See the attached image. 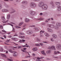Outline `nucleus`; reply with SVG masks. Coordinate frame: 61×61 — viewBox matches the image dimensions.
Returning <instances> with one entry per match:
<instances>
[{
	"mask_svg": "<svg viewBox=\"0 0 61 61\" xmlns=\"http://www.w3.org/2000/svg\"><path fill=\"white\" fill-rule=\"evenodd\" d=\"M39 6L40 7H42L43 10H46L47 9V6L46 5L44 4V3L43 2L40 3L39 4Z\"/></svg>",
	"mask_w": 61,
	"mask_h": 61,
	"instance_id": "f257e3e1",
	"label": "nucleus"
},
{
	"mask_svg": "<svg viewBox=\"0 0 61 61\" xmlns=\"http://www.w3.org/2000/svg\"><path fill=\"white\" fill-rule=\"evenodd\" d=\"M48 49H52V50H56L55 47L54 46H52L51 47L49 46L48 48Z\"/></svg>",
	"mask_w": 61,
	"mask_h": 61,
	"instance_id": "f03ea898",
	"label": "nucleus"
},
{
	"mask_svg": "<svg viewBox=\"0 0 61 61\" xmlns=\"http://www.w3.org/2000/svg\"><path fill=\"white\" fill-rule=\"evenodd\" d=\"M1 18L2 20H4V21H2L3 23H7V22H8V20H7V21H5V18L4 16H2Z\"/></svg>",
	"mask_w": 61,
	"mask_h": 61,
	"instance_id": "7ed1b4c3",
	"label": "nucleus"
},
{
	"mask_svg": "<svg viewBox=\"0 0 61 61\" xmlns=\"http://www.w3.org/2000/svg\"><path fill=\"white\" fill-rule=\"evenodd\" d=\"M30 6L31 7H35L36 6V4L34 3H31L30 4Z\"/></svg>",
	"mask_w": 61,
	"mask_h": 61,
	"instance_id": "20e7f679",
	"label": "nucleus"
},
{
	"mask_svg": "<svg viewBox=\"0 0 61 61\" xmlns=\"http://www.w3.org/2000/svg\"><path fill=\"white\" fill-rule=\"evenodd\" d=\"M56 47L57 49L60 48V47H61V45L59 44L57 45L56 46Z\"/></svg>",
	"mask_w": 61,
	"mask_h": 61,
	"instance_id": "39448f33",
	"label": "nucleus"
},
{
	"mask_svg": "<svg viewBox=\"0 0 61 61\" xmlns=\"http://www.w3.org/2000/svg\"><path fill=\"white\" fill-rule=\"evenodd\" d=\"M44 58V57H41V58L39 57H38L37 58L36 61H41V60H40V59H41V58Z\"/></svg>",
	"mask_w": 61,
	"mask_h": 61,
	"instance_id": "423d86ee",
	"label": "nucleus"
},
{
	"mask_svg": "<svg viewBox=\"0 0 61 61\" xmlns=\"http://www.w3.org/2000/svg\"><path fill=\"white\" fill-rule=\"evenodd\" d=\"M30 14L31 15H34V14H35V12L33 11H30Z\"/></svg>",
	"mask_w": 61,
	"mask_h": 61,
	"instance_id": "0eeeda50",
	"label": "nucleus"
},
{
	"mask_svg": "<svg viewBox=\"0 0 61 61\" xmlns=\"http://www.w3.org/2000/svg\"><path fill=\"white\" fill-rule=\"evenodd\" d=\"M14 54L13 55V56H16V55H17V53L15 51H14Z\"/></svg>",
	"mask_w": 61,
	"mask_h": 61,
	"instance_id": "6e6552de",
	"label": "nucleus"
},
{
	"mask_svg": "<svg viewBox=\"0 0 61 61\" xmlns=\"http://www.w3.org/2000/svg\"><path fill=\"white\" fill-rule=\"evenodd\" d=\"M14 54L13 55V56H16V55H17V53L15 51H14Z\"/></svg>",
	"mask_w": 61,
	"mask_h": 61,
	"instance_id": "1a4fd4ad",
	"label": "nucleus"
},
{
	"mask_svg": "<svg viewBox=\"0 0 61 61\" xmlns=\"http://www.w3.org/2000/svg\"><path fill=\"white\" fill-rule=\"evenodd\" d=\"M54 54H56V55H57L58 54H60V52L59 51H54Z\"/></svg>",
	"mask_w": 61,
	"mask_h": 61,
	"instance_id": "9d476101",
	"label": "nucleus"
},
{
	"mask_svg": "<svg viewBox=\"0 0 61 61\" xmlns=\"http://www.w3.org/2000/svg\"><path fill=\"white\" fill-rule=\"evenodd\" d=\"M30 21V20H29V19L26 18L25 19V22H29Z\"/></svg>",
	"mask_w": 61,
	"mask_h": 61,
	"instance_id": "9b49d317",
	"label": "nucleus"
},
{
	"mask_svg": "<svg viewBox=\"0 0 61 61\" xmlns=\"http://www.w3.org/2000/svg\"><path fill=\"white\" fill-rule=\"evenodd\" d=\"M25 42V40H20L18 42H19V43H22V42Z\"/></svg>",
	"mask_w": 61,
	"mask_h": 61,
	"instance_id": "f8f14e48",
	"label": "nucleus"
},
{
	"mask_svg": "<svg viewBox=\"0 0 61 61\" xmlns=\"http://www.w3.org/2000/svg\"><path fill=\"white\" fill-rule=\"evenodd\" d=\"M41 53L43 55H44V56H46V54L45 53V51H42L41 52Z\"/></svg>",
	"mask_w": 61,
	"mask_h": 61,
	"instance_id": "ddd939ff",
	"label": "nucleus"
},
{
	"mask_svg": "<svg viewBox=\"0 0 61 61\" xmlns=\"http://www.w3.org/2000/svg\"><path fill=\"white\" fill-rule=\"evenodd\" d=\"M26 33L27 34H31V31H30L29 30L27 31H26Z\"/></svg>",
	"mask_w": 61,
	"mask_h": 61,
	"instance_id": "4468645a",
	"label": "nucleus"
},
{
	"mask_svg": "<svg viewBox=\"0 0 61 61\" xmlns=\"http://www.w3.org/2000/svg\"><path fill=\"white\" fill-rule=\"evenodd\" d=\"M52 36L54 38H56V37H57V36H56V35H52Z\"/></svg>",
	"mask_w": 61,
	"mask_h": 61,
	"instance_id": "2eb2a0df",
	"label": "nucleus"
},
{
	"mask_svg": "<svg viewBox=\"0 0 61 61\" xmlns=\"http://www.w3.org/2000/svg\"><path fill=\"white\" fill-rule=\"evenodd\" d=\"M2 11L3 12H8V10L3 9L2 10Z\"/></svg>",
	"mask_w": 61,
	"mask_h": 61,
	"instance_id": "dca6fc26",
	"label": "nucleus"
},
{
	"mask_svg": "<svg viewBox=\"0 0 61 61\" xmlns=\"http://www.w3.org/2000/svg\"><path fill=\"white\" fill-rule=\"evenodd\" d=\"M48 32H53V30L50 29L48 28Z\"/></svg>",
	"mask_w": 61,
	"mask_h": 61,
	"instance_id": "f3484780",
	"label": "nucleus"
},
{
	"mask_svg": "<svg viewBox=\"0 0 61 61\" xmlns=\"http://www.w3.org/2000/svg\"><path fill=\"white\" fill-rule=\"evenodd\" d=\"M33 51H36V50H37V48L36 47L34 48H33L32 49Z\"/></svg>",
	"mask_w": 61,
	"mask_h": 61,
	"instance_id": "a211bd4d",
	"label": "nucleus"
},
{
	"mask_svg": "<svg viewBox=\"0 0 61 61\" xmlns=\"http://www.w3.org/2000/svg\"><path fill=\"white\" fill-rule=\"evenodd\" d=\"M48 25L49 26V27H51V28H53L54 27V26L53 25H51L50 24H48Z\"/></svg>",
	"mask_w": 61,
	"mask_h": 61,
	"instance_id": "6ab92c4d",
	"label": "nucleus"
},
{
	"mask_svg": "<svg viewBox=\"0 0 61 61\" xmlns=\"http://www.w3.org/2000/svg\"><path fill=\"white\" fill-rule=\"evenodd\" d=\"M58 8V11H60L61 10V7L60 6H58L57 7Z\"/></svg>",
	"mask_w": 61,
	"mask_h": 61,
	"instance_id": "aec40b11",
	"label": "nucleus"
},
{
	"mask_svg": "<svg viewBox=\"0 0 61 61\" xmlns=\"http://www.w3.org/2000/svg\"><path fill=\"white\" fill-rule=\"evenodd\" d=\"M51 52V50L48 51H47L46 53L48 54H50Z\"/></svg>",
	"mask_w": 61,
	"mask_h": 61,
	"instance_id": "412c9836",
	"label": "nucleus"
},
{
	"mask_svg": "<svg viewBox=\"0 0 61 61\" xmlns=\"http://www.w3.org/2000/svg\"><path fill=\"white\" fill-rule=\"evenodd\" d=\"M1 56H4V57H5L6 58L7 57L5 55L3 54H1Z\"/></svg>",
	"mask_w": 61,
	"mask_h": 61,
	"instance_id": "4be33fe9",
	"label": "nucleus"
},
{
	"mask_svg": "<svg viewBox=\"0 0 61 61\" xmlns=\"http://www.w3.org/2000/svg\"><path fill=\"white\" fill-rule=\"evenodd\" d=\"M45 35L46 36H49V35L47 33H45Z\"/></svg>",
	"mask_w": 61,
	"mask_h": 61,
	"instance_id": "5701e85b",
	"label": "nucleus"
},
{
	"mask_svg": "<svg viewBox=\"0 0 61 61\" xmlns=\"http://www.w3.org/2000/svg\"><path fill=\"white\" fill-rule=\"evenodd\" d=\"M23 47H29V46L27 45V44H26V45L25 46H22Z\"/></svg>",
	"mask_w": 61,
	"mask_h": 61,
	"instance_id": "b1692460",
	"label": "nucleus"
},
{
	"mask_svg": "<svg viewBox=\"0 0 61 61\" xmlns=\"http://www.w3.org/2000/svg\"><path fill=\"white\" fill-rule=\"evenodd\" d=\"M9 52H10V53H14V51H13L12 50H9Z\"/></svg>",
	"mask_w": 61,
	"mask_h": 61,
	"instance_id": "393cba45",
	"label": "nucleus"
},
{
	"mask_svg": "<svg viewBox=\"0 0 61 61\" xmlns=\"http://www.w3.org/2000/svg\"><path fill=\"white\" fill-rule=\"evenodd\" d=\"M26 53H27V54H28L29 56H28V57H29H29L30 58V57H31V56H30V54H29V53L28 52H26Z\"/></svg>",
	"mask_w": 61,
	"mask_h": 61,
	"instance_id": "a878e982",
	"label": "nucleus"
},
{
	"mask_svg": "<svg viewBox=\"0 0 61 61\" xmlns=\"http://www.w3.org/2000/svg\"><path fill=\"white\" fill-rule=\"evenodd\" d=\"M19 38H23V39L25 38V36H19Z\"/></svg>",
	"mask_w": 61,
	"mask_h": 61,
	"instance_id": "bb28decb",
	"label": "nucleus"
},
{
	"mask_svg": "<svg viewBox=\"0 0 61 61\" xmlns=\"http://www.w3.org/2000/svg\"><path fill=\"white\" fill-rule=\"evenodd\" d=\"M10 15H7V19H9V18H10Z\"/></svg>",
	"mask_w": 61,
	"mask_h": 61,
	"instance_id": "cd10ccee",
	"label": "nucleus"
},
{
	"mask_svg": "<svg viewBox=\"0 0 61 61\" xmlns=\"http://www.w3.org/2000/svg\"><path fill=\"white\" fill-rule=\"evenodd\" d=\"M12 39H14V41H17V39L16 38H12Z\"/></svg>",
	"mask_w": 61,
	"mask_h": 61,
	"instance_id": "c85d7f7f",
	"label": "nucleus"
},
{
	"mask_svg": "<svg viewBox=\"0 0 61 61\" xmlns=\"http://www.w3.org/2000/svg\"><path fill=\"white\" fill-rule=\"evenodd\" d=\"M61 25V24L60 23H58L57 24V26H60Z\"/></svg>",
	"mask_w": 61,
	"mask_h": 61,
	"instance_id": "c756f323",
	"label": "nucleus"
},
{
	"mask_svg": "<svg viewBox=\"0 0 61 61\" xmlns=\"http://www.w3.org/2000/svg\"><path fill=\"white\" fill-rule=\"evenodd\" d=\"M22 3L23 4H27V2L25 1H23L22 2Z\"/></svg>",
	"mask_w": 61,
	"mask_h": 61,
	"instance_id": "7c9ffc66",
	"label": "nucleus"
},
{
	"mask_svg": "<svg viewBox=\"0 0 61 61\" xmlns=\"http://www.w3.org/2000/svg\"><path fill=\"white\" fill-rule=\"evenodd\" d=\"M51 4H52V7H54V4H53V2L52 1L51 3Z\"/></svg>",
	"mask_w": 61,
	"mask_h": 61,
	"instance_id": "2f4dec72",
	"label": "nucleus"
},
{
	"mask_svg": "<svg viewBox=\"0 0 61 61\" xmlns=\"http://www.w3.org/2000/svg\"><path fill=\"white\" fill-rule=\"evenodd\" d=\"M55 4L57 5H59L60 4V3L59 2H56Z\"/></svg>",
	"mask_w": 61,
	"mask_h": 61,
	"instance_id": "473e14b6",
	"label": "nucleus"
},
{
	"mask_svg": "<svg viewBox=\"0 0 61 61\" xmlns=\"http://www.w3.org/2000/svg\"><path fill=\"white\" fill-rule=\"evenodd\" d=\"M15 27L16 28H21V27L17 26H15Z\"/></svg>",
	"mask_w": 61,
	"mask_h": 61,
	"instance_id": "72a5a7b5",
	"label": "nucleus"
},
{
	"mask_svg": "<svg viewBox=\"0 0 61 61\" xmlns=\"http://www.w3.org/2000/svg\"><path fill=\"white\" fill-rule=\"evenodd\" d=\"M50 40H51V41H54V40L53 38H51Z\"/></svg>",
	"mask_w": 61,
	"mask_h": 61,
	"instance_id": "f704fd0d",
	"label": "nucleus"
},
{
	"mask_svg": "<svg viewBox=\"0 0 61 61\" xmlns=\"http://www.w3.org/2000/svg\"><path fill=\"white\" fill-rule=\"evenodd\" d=\"M20 35H24V33H22V32H20L19 33Z\"/></svg>",
	"mask_w": 61,
	"mask_h": 61,
	"instance_id": "c9c22d12",
	"label": "nucleus"
},
{
	"mask_svg": "<svg viewBox=\"0 0 61 61\" xmlns=\"http://www.w3.org/2000/svg\"><path fill=\"white\" fill-rule=\"evenodd\" d=\"M44 31H42V30H41V31H40V34H42V33H44Z\"/></svg>",
	"mask_w": 61,
	"mask_h": 61,
	"instance_id": "e433bc0d",
	"label": "nucleus"
},
{
	"mask_svg": "<svg viewBox=\"0 0 61 61\" xmlns=\"http://www.w3.org/2000/svg\"><path fill=\"white\" fill-rule=\"evenodd\" d=\"M2 32H4V33H6V32L4 30H2Z\"/></svg>",
	"mask_w": 61,
	"mask_h": 61,
	"instance_id": "4c0bfd02",
	"label": "nucleus"
},
{
	"mask_svg": "<svg viewBox=\"0 0 61 61\" xmlns=\"http://www.w3.org/2000/svg\"><path fill=\"white\" fill-rule=\"evenodd\" d=\"M8 25H11L12 26H13V25H12V24L11 23H8Z\"/></svg>",
	"mask_w": 61,
	"mask_h": 61,
	"instance_id": "58836bf2",
	"label": "nucleus"
},
{
	"mask_svg": "<svg viewBox=\"0 0 61 61\" xmlns=\"http://www.w3.org/2000/svg\"><path fill=\"white\" fill-rule=\"evenodd\" d=\"M23 22L20 23L19 24V26H20L21 25H22V24H23Z\"/></svg>",
	"mask_w": 61,
	"mask_h": 61,
	"instance_id": "ea45409f",
	"label": "nucleus"
},
{
	"mask_svg": "<svg viewBox=\"0 0 61 61\" xmlns=\"http://www.w3.org/2000/svg\"><path fill=\"white\" fill-rule=\"evenodd\" d=\"M8 59V60H10V61H13V60H11L9 59Z\"/></svg>",
	"mask_w": 61,
	"mask_h": 61,
	"instance_id": "a19ab883",
	"label": "nucleus"
},
{
	"mask_svg": "<svg viewBox=\"0 0 61 61\" xmlns=\"http://www.w3.org/2000/svg\"><path fill=\"white\" fill-rule=\"evenodd\" d=\"M36 46H40V45L39 44H37L35 45Z\"/></svg>",
	"mask_w": 61,
	"mask_h": 61,
	"instance_id": "79ce46f5",
	"label": "nucleus"
},
{
	"mask_svg": "<svg viewBox=\"0 0 61 61\" xmlns=\"http://www.w3.org/2000/svg\"><path fill=\"white\" fill-rule=\"evenodd\" d=\"M0 28L1 29H3V26L0 25Z\"/></svg>",
	"mask_w": 61,
	"mask_h": 61,
	"instance_id": "37998d69",
	"label": "nucleus"
},
{
	"mask_svg": "<svg viewBox=\"0 0 61 61\" xmlns=\"http://www.w3.org/2000/svg\"><path fill=\"white\" fill-rule=\"evenodd\" d=\"M0 50L1 51H3V49L2 48H1L0 49Z\"/></svg>",
	"mask_w": 61,
	"mask_h": 61,
	"instance_id": "c03bdc74",
	"label": "nucleus"
},
{
	"mask_svg": "<svg viewBox=\"0 0 61 61\" xmlns=\"http://www.w3.org/2000/svg\"><path fill=\"white\" fill-rule=\"evenodd\" d=\"M15 29L13 28V30L12 31H13V32H15Z\"/></svg>",
	"mask_w": 61,
	"mask_h": 61,
	"instance_id": "a18cd8bd",
	"label": "nucleus"
},
{
	"mask_svg": "<svg viewBox=\"0 0 61 61\" xmlns=\"http://www.w3.org/2000/svg\"><path fill=\"white\" fill-rule=\"evenodd\" d=\"M37 41H40V40L38 38L37 39Z\"/></svg>",
	"mask_w": 61,
	"mask_h": 61,
	"instance_id": "49530a36",
	"label": "nucleus"
},
{
	"mask_svg": "<svg viewBox=\"0 0 61 61\" xmlns=\"http://www.w3.org/2000/svg\"><path fill=\"white\" fill-rule=\"evenodd\" d=\"M21 46H19L18 47V49H19L20 48H21Z\"/></svg>",
	"mask_w": 61,
	"mask_h": 61,
	"instance_id": "de8ad7c7",
	"label": "nucleus"
},
{
	"mask_svg": "<svg viewBox=\"0 0 61 61\" xmlns=\"http://www.w3.org/2000/svg\"><path fill=\"white\" fill-rule=\"evenodd\" d=\"M1 8H2V5H0V10L1 9Z\"/></svg>",
	"mask_w": 61,
	"mask_h": 61,
	"instance_id": "09e8293b",
	"label": "nucleus"
},
{
	"mask_svg": "<svg viewBox=\"0 0 61 61\" xmlns=\"http://www.w3.org/2000/svg\"><path fill=\"white\" fill-rule=\"evenodd\" d=\"M9 41V40H8L7 41H6V43H8Z\"/></svg>",
	"mask_w": 61,
	"mask_h": 61,
	"instance_id": "8fccbe9b",
	"label": "nucleus"
},
{
	"mask_svg": "<svg viewBox=\"0 0 61 61\" xmlns=\"http://www.w3.org/2000/svg\"><path fill=\"white\" fill-rule=\"evenodd\" d=\"M40 45H41V46H43V43H40Z\"/></svg>",
	"mask_w": 61,
	"mask_h": 61,
	"instance_id": "3c124183",
	"label": "nucleus"
},
{
	"mask_svg": "<svg viewBox=\"0 0 61 61\" xmlns=\"http://www.w3.org/2000/svg\"><path fill=\"white\" fill-rule=\"evenodd\" d=\"M59 37L61 38V34H59Z\"/></svg>",
	"mask_w": 61,
	"mask_h": 61,
	"instance_id": "603ef678",
	"label": "nucleus"
},
{
	"mask_svg": "<svg viewBox=\"0 0 61 61\" xmlns=\"http://www.w3.org/2000/svg\"><path fill=\"white\" fill-rule=\"evenodd\" d=\"M43 43H47V42L46 41L43 42Z\"/></svg>",
	"mask_w": 61,
	"mask_h": 61,
	"instance_id": "864d4df0",
	"label": "nucleus"
},
{
	"mask_svg": "<svg viewBox=\"0 0 61 61\" xmlns=\"http://www.w3.org/2000/svg\"><path fill=\"white\" fill-rule=\"evenodd\" d=\"M35 1H39V0H34Z\"/></svg>",
	"mask_w": 61,
	"mask_h": 61,
	"instance_id": "5fc2aeb1",
	"label": "nucleus"
},
{
	"mask_svg": "<svg viewBox=\"0 0 61 61\" xmlns=\"http://www.w3.org/2000/svg\"><path fill=\"white\" fill-rule=\"evenodd\" d=\"M32 56H35V54L34 53H33L32 54Z\"/></svg>",
	"mask_w": 61,
	"mask_h": 61,
	"instance_id": "6e6d98bb",
	"label": "nucleus"
},
{
	"mask_svg": "<svg viewBox=\"0 0 61 61\" xmlns=\"http://www.w3.org/2000/svg\"><path fill=\"white\" fill-rule=\"evenodd\" d=\"M16 2H17V1H18V2H19V1H20V0H16Z\"/></svg>",
	"mask_w": 61,
	"mask_h": 61,
	"instance_id": "4d7b16f0",
	"label": "nucleus"
},
{
	"mask_svg": "<svg viewBox=\"0 0 61 61\" xmlns=\"http://www.w3.org/2000/svg\"><path fill=\"white\" fill-rule=\"evenodd\" d=\"M4 1H8V0H4Z\"/></svg>",
	"mask_w": 61,
	"mask_h": 61,
	"instance_id": "13d9d810",
	"label": "nucleus"
},
{
	"mask_svg": "<svg viewBox=\"0 0 61 61\" xmlns=\"http://www.w3.org/2000/svg\"><path fill=\"white\" fill-rule=\"evenodd\" d=\"M4 37H5V38H6V37H6V36H5V35H4Z\"/></svg>",
	"mask_w": 61,
	"mask_h": 61,
	"instance_id": "bf43d9fd",
	"label": "nucleus"
},
{
	"mask_svg": "<svg viewBox=\"0 0 61 61\" xmlns=\"http://www.w3.org/2000/svg\"><path fill=\"white\" fill-rule=\"evenodd\" d=\"M23 49L24 50H26V48H23Z\"/></svg>",
	"mask_w": 61,
	"mask_h": 61,
	"instance_id": "052dcab7",
	"label": "nucleus"
},
{
	"mask_svg": "<svg viewBox=\"0 0 61 61\" xmlns=\"http://www.w3.org/2000/svg\"><path fill=\"white\" fill-rule=\"evenodd\" d=\"M55 57V58H58V57Z\"/></svg>",
	"mask_w": 61,
	"mask_h": 61,
	"instance_id": "680f3d73",
	"label": "nucleus"
},
{
	"mask_svg": "<svg viewBox=\"0 0 61 61\" xmlns=\"http://www.w3.org/2000/svg\"><path fill=\"white\" fill-rule=\"evenodd\" d=\"M14 36H17V35L16 34H15Z\"/></svg>",
	"mask_w": 61,
	"mask_h": 61,
	"instance_id": "e2e57ef3",
	"label": "nucleus"
},
{
	"mask_svg": "<svg viewBox=\"0 0 61 61\" xmlns=\"http://www.w3.org/2000/svg\"><path fill=\"white\" fill-rule=\"evenodd\" d=\"M40 15H43V14L42 13H40Z\"/></svg>",
	"mask_w": 61,
	"mask_h": 61,
	"instance_id": "0e129e2a",
	"label": "nucleus"
},
{
	"mask_svg": "<svg viewBox=\"0 0 61 61\" xmlns=\"http://www.w3.org/2000/svg\"><path fill=\"white\" fill-rule=\"evenodd\" d=\"M8 37H9V38L11 37V36H8Z\"/></svg>",
	"mask_w": 61,
	"mask_h": 61,
	"instance_id": "69168bd1",
	"label": "nucleus"
},
{
	"mask_svg": "<svg viewBox=\"0 0 61 61\" xmlns=\"http://www.w3.org/2000/svg\"><path fill=\"white\" fill-rule=\"evenodd\" d=\"M26 58H29V57H28V56H26Z\"/></svg>",
	"mask_w": 61,
	"mask_h": 61,
	"instance_id": "338daca9",
	"label": "nucleus"
},
{
	"mask_svg": "<svg viewBox=\"0 0 61 61\" xmlns=\"http://www.w3.org/2000/svg\"><path fill=\"white\" fill-rule=\"evenodd\" d=\"M22 61H25V60H22Z\"/></svg>",
	"mask_w": 61,
	"mask_h": 61,
	"instance_id": "774afa93",
	"label": "nucleus"
}]
</instances>
